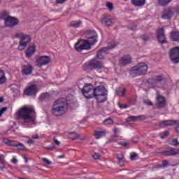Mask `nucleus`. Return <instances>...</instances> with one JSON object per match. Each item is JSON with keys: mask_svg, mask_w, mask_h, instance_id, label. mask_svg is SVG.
Wrapping results in <instances>:
<instances>
[{"mask_svg": "<svg viewBox=\"0 0 179 179\" xmlns=\"http://www.w3.org/2000/svg\"><path fill=\"white\" fill-rule=\"evenodd\" d=\"M68 100L61 98L54 102L52 113L55 117H62L68 111Z\"/></svg>", "mask_w": 179, "mask_h": 179, "instance_id": "1", "label": "nucleus"}, {"mask_svg": "<svg viewBox=\"0 0 179 179\" xmlns=\"http://www.w3.org/2000/svg\"><path fill=\"white\" fill-rule=\"evenodd\" d=\"M33 113H34V108L23 106L18 110L17 113V119L24 120V121H27L28 120L29 125H33L36 124L34 117L30 115V114H33Z\"/></svg>", "mask_w": 179, "mask_h": 179, "instance_id": "2", "label": "nucleus"}, {"mask_svg": "<svg viewBox=\"0 0 179 179\" xmlns=\"http://www.w3.org/2000/svg\"><path fill=\"white\" fill-rule=\"evenodd\" d=\"M15 37L17 38H20L18 50H20V51L24 50L27 44L29 43L30 41H31V37L30 36V35L23 34V33H17L15 34Z\"/></svg>", "mask_w": 179, "mask_h": 179, "instance_id": "3", "label": "nucleus"}, {"mask_svg": "<svg viewBox=\"0 0 179 179\" xmlns=\"http://www.w3.org/2000/svg\"><path fill=\"white\" fill-rule=\"evenodd\" d=\"M84 69H89L90 71H93V69H103L104 68V64L100 61H97L92 59L84 64Z\"/></svg>", "mask_w": 179, "mask_h": 179, "instance_id": "4", "label": "nucleus"}, {"mask_svg": "<svg viewBox=\"0 0 179 179\" xmlns=\"http://www.w3.org/2000/svg\"><path fill=\"white\" fill-rule=\"evenodd\" d=\"M36 65L38 68H43L51 62V57L47 55L39 56L36 59Z\"/></svg>", "mask_w": 179, "mask_h": 179, "instance_id": "5", "label": "nucleus"}, {"mask_svg": "<svg viewBox=\"0 0 179 179\" xmlns=\"http://www.w3.org/2000/svg\"><path fill=\"white\" fill-rule=\"evenodd\" d=\"M74 48L76 51L80 52L84 50H91L92 45L87 40H80L75 44Z\"/></svg>", "mask_w": 179, "mask_h": 179, "instance_id": "6", "label": "nucleus"}, {"mask_svg": "<svg viewBox=\"0 0 179 179\" xmlns=\"http://www.w3.org/2000/svg\"><path fill=\"white\" fill-rule=\"evenodd\" d=\"M115 47H117V43L113 42L111 45H108V47L101 48L96 53L97 58L103 59V58L107 55L108 50H113V48H115Z\"/></svg>", "mask_w": 179, "mask_h": 179, "instance_id": "7", "label": "nucleus"}, {"mask_svg": "<svg viewBox=\"0 0 179 179\" xmlns=\"http://www.w3.org/2000/svg\"><path fill=\"white\" fill-rule=\"evenodd\" d=\"M169 57L171 62L179 64V46L173 47L170 50Z\"/></svg>", "mask_w": 179, "mask_h": 179, "instance_id": "8", "label": "nucleus"}, {"mask_svg": "<svg viewBox=\"0 0 179 179\" xmlns=\"http://www.w3.org/2000/svg\"><path fill=\"white\" fill-rule=\"evenodd\" d=\"M87 38V40L86 41L89 42L90 45H94L98 41L99 34H97V32L94 30L88 31Z\"/></svg>", "mask_w": 179, "mask_h": 179, "instance_id": "9", "label": "nucleus"}, {"mask_svg": "<svg viewBox=\"0 0 179 179\" xmlns=\"http://www.w3.org/2000/svg\"><path fill=\"white\" fill-rule=\"evenodd\" d=\"M94 90V87H93V85L90 84H86L82 90V93L85 97H86V99H93Z\"/></svg>", "mask_w": 179, "mask_h": 179, "instance_id": "10", "label": "nucleus"}, {"mask_svg": "<svg viewBox=\"0 0 179 179\" xmlns=\"http://www.w3.org/2000/svg\"><path fill=\"white\" fill-rule=\"evenodd\" d=\"M176 12V8L173 7H168L167 8L164 9L162 13V18L164 19V20H169L173 17Z\"/></svg>", "mask_w": 179, "mask_h": 179, "instance_id": "11", "label": "nucleus"}, {"mask_svg": "<svg viewBox=\"0 0 179 179\" xmlns=\"http://www.w3.org/2000/svg\"><path fill=\"white\" fill-rule=\"evenodd\" d=\"M157 38L160 44L167 43V39L164 34V28H159L157 31Z\"/></svg>", "mask_w": 179, "mask_h": 179, "instance_id": "12", "label": "nucleus"}, {"mask_svg": "<svg viewBox=\"0 0 179 179\" xmlns=\"http://www.w3.org/2000/svg\"><path fill=\"white\" fill-rule=\"evenodd\" d=\"M101 24H103V26L110 27V26L114 25V20L107 15H103L101 17Z\"/></svg>", "mask_w": 179, "mask_h": 179, "instance_id": "13", "label": "nucleus"}, {"mask_svg": "<svg viewBox=\"0 0 179 179\" xmlns=\"http://www.w3.org/2000/svg\"><path fill=\"white\" fill-rule=\"evenodd\" d=\"M104 94H107V90L106 89V87L99 85L94 88L93 97H97Z\"/></svg>", "mask_w": 179, "mask_h": 179, "instance_id": "14", "label": "nucleus"}, {"mask_svg": "<svg viewBox=\"0 0 179 179\" xmlns=\"http://www.w3.org/2000/svg\"><path fill=\"white\" fill-rule=\"evenodd\" d=\"M37 85L34 84L29 85L24 90V94H25V96H35V94H37Z\"/></svg>", "mask_w": 179, "mask_h": 179, "instance_id": "15", "label": "nucleus"}, {"mask_svg": "<svg viewBox=\"0 0 179 179\" xmlns=\"http://www.w3.org/2000/svg\"><path fill=\"white\" fill-rule=\"evenodd\" d=\"M18 23L19 20L16 17L9 16L6 19L5 26L7 27H13V26H16Z\"/></svg>", "mask_w": 179, "mask_h": 179, "instance_id": "16", "label": "nucleus"}, {"mask_svg": "<svg viewBox=\"0 0 179 179\" xmlns=\"http://www.w3.org/2000/svg\"><path fill=\"white\" fill-rule=\"evenodd\" d=\"M132 62V57L129 55H126L122 57L119 60V64L121 66H125Z\"/></svg>", "mask_w": 179, "mask_h": 179, "instance_id": "17", "label": "nucleus"}, {"mask_svg": "<svg viewBox=\"0 0 179 179\" xmlns=\"http://www.w3.org/2000/svg\"><path fill=\"white\" fill-rule=\"evenodd\" d=\"M160 153L164 156H176V155H179V149L169 148Z\"/></svg>", "mask_w": 179, "mask_h": 179, "instance_id": "18", "label": "nucleus"}, {"mask_svg": "<svg viewBox=\"0 0 179 179\" xmlns=\"http://www.w3.org/2000/svg\"><path fill=\"white\" fill-rule=\"evenodd\" d=\"M156 106L157 108H163L166 106V99L160 95L157 96Z\"/></svg>", "mask_w": 179, "mask_h": 179, "instance_id": "19", "label": "nucleus"}, {"mask_svg": "<svg viewBox=\"0 0 179 179\" xmlns=\"http://www.w3.org/2000/svg\"><path fill=\"white\" fill-rule=\"evenodd\" d=\"M137 69L138 70V72H140V75H145L146 72H148V65L145 63H139L136 66Z\"/></svg>", "mask_w": 179, "mask_h": 179, "instance_id": "20", "label": "nucleus"}, {"mask_svg": "<svg viewBox=\"0 0 179 179\" xmlns=\"http://www.w3.org/2000/svg\"><path fill=\"white\" fill-rule=\"evenodd\" d=\"M142 120H145V116L140 115V116H129L126 121L127 122H136L138 121H142Z\"/></svg>", "mask_w": 179, "mask_h": 179, "instance_id": "21", "label": "nucleus"}, {"mask_svg": "<svg viewBox=\"0 0 179 179\" xmlns=\"http://www.w3.org/2000/svg\"><path fill=\"white\" fill-rule=\"evenodd\" d=\"M178 122V120H164L159 123L160 127H173V125H176Z\"/></svg>", "mask_w": 179, "mask_h": 179, "instance_id": "22", "label": "nucleus"}, {"mask_svg": "<svg viewBox=\"0 0 179 179\" xmlns=\"http://www.w3.org/2000/svg\"><path fill=\"white\" fill-rule=\"evenodd\" d=\"M36 52V45H32L28 48V49L25 51L26 57L27 58H30L31 55H34Z\"/></svg>", "mask_w": 179, "mask_h": 179, "instance_id": "23", "label": "nucleus"}, {"mask_svg": "<svg viewBox=\"0 0 179 179\" xmlns=\"http://www.w3.org/2000/svg\"><path fill=\"white\" fill-rule=\"evenodd\" d=\"M107 131L104 130H95L94 132V136L95 139H100L103 138V136H106Z\"/></svg>", "mask_w": 179, "mask_h": 179, "instance_id": "24", "label": "nucleus"}, {"mask_svg": "<svg viewBox=\"0 0 179 179\" xmlns=\"http://www.w3.org/2000/svg\"><path fill=\"white\" fill-rule=\"evenodd\" d=\"M129 75L131 76V78L141 76V73L139 72V70H138L136 66L131 68V69L129 71Z\"/></svg>", "mask_w": 179, "mask_h": 179, "instance_id": "25", "label": "nucleus"}, {"mask_svg": "<svg viewBox=\"0 0 179 179\" xmlns=\"http://www.w3.org/2000/svg\"><path fill=\"white\" fill-rule=\"evenodd\" d=\"M33 72V66L30 65L24 66L22 69L23 75H31Z\"/></svg>", "mask_w": 179, "mask_h": 179, "instance_id": "26", "label": "nucleus"}, {"mask_svg": "<svg viewBox=\"0 0 179 179\" xmlns=\"http://www.w3.org/2000/svg\"><path fill=\"white\" fill-rule=\"evenodd\" d=\"M131 4L134 5V6H145L146 3V0H131Z\"/></svg>", "mask_w": 179, "mask_h": 179, "instance_id": "27", "label": "nucleus"}, {"mask_svg": "<svg viewBox=\"0 0 179 179\" xmlns=\"http://www.w3.org/2000/svg\"><path fill=\"white\" fill-rule=\"evenodd\" d=\"M163 80H164V77H163V76H158L155 78H150L148 82L149 83H152V82L154 83H160V82H163Z\"/></svg>", "mask_w": 179, "mask_h": 179, "instance_id": "28", "label": "nucleus"}, {"mask_svg": "<svg viewBox=\"0 0 179 179\" xmlns=\"http://www.w3.org/2000/svg\"><path fill=\"white\" fill-rule=\"evenodd\" d=\"M69 136L70 139H73V140L80 139V141H85V136L80 137V136L76 134V132L70 133Z\"/></svg>", "mask_w": 179, "mask_h": 179, "instance_id": "29", "label": "nucleus"}, {"mask_svg": "<svg viewBox=\"0 0 179 179\" xmlns=\"http://www.w3.org/2000/svg\"><path fill=\"white\" fill-rule=\"evenodd\" d=\"M4 143L6 145H8V146H13V148H17L19 142L17 141H13L12 140H9L8 138L4 139Z\"/></svg>", "mask_w": 179, "mask_h": 179, "instance_id": "30", "label": "nucleus"}, {"mask_svg": "<svg viewBox=\"0 0 179 179\" xmlns=\"http://www.w3.org/2000/svg\"><path fill=\"white\" fill-rule=\"evenodd\" d=\"M171 38L173 41H176V43H179V31L171 32Z\"/></svg>", "mask_w": 179, "mask_h": 179, "instance_id": "31", "label": "nucleus"}, {"mask_svg": "<svg viewBox=\"0 0 179 179\" xmlns=\"http://www.w3.org/2000/svg\"><path fill=\"white\" fill-rule=\"evenodd\" d=\"M98 103H104V101H107V94L99 95L98 96H95Z\"/></svg>", "mask_w": 179, "mask_h": 179, "instance_id": "32", "label": "nucleus"}, {"mask_svg": "<svg viewBox=\"0 0 179 179\" xmlns=\"http://www.w3.org/2000/svg\"><path fill=\"white\" fill-rule=\"evenodd\" d=\"M81 24H82V21H80V20L73 21V22H70L69 27L78 28V27H80Z\"/></svg>", "mask_w": 179, "mask_h": 179, "instance_id": "33", "label": "nucleus"}, {"mask_svg": "<svg viewBox=\"0 0 179 179\" xmlns=\"http://www.w3.org/2000/svg\"><path fill=\"white\" fill-rule=\"evenodd\" d=\"M39 99L41 101H48L50 100V94L48 92L43 93L40 96Z\"/></svg>", "mask_w": 179, "mask_h": 179, "instance_id": "34", "label": "nucleus"}, {"mask_svg": "<svg viewBox=\"0 0 179 179\" xmlns=\"http://www.w3.org/2000/svg\"><path fill=\"white\" fill-rule=\"evenodd\" d=\"M6 82V77L5 76V72L0 70V85H3Z\"/></svg>", "mask_w": 179, "mask_h": 179, "instance_id": "35", "label": "nucleus"}, {"mask_svg": "<svg viewBox=\"0 0 179 179\" xmlns=\"http://www.w3.org/2000/svg\"><path fill=\"white\" fill-rule=\"evenodd\" d=\"M173 0H158V3L160 6H167Z\"/></svg>", "mask_w": 179, "mask_h": 179, "instance_id": "36", "label": "nucleus"}, {"mask_svg": "<svg viewBox=\"0 0 179 179\" xmlns=\"http://www.w3.org/2000/svg\"><path fill=\"white\" fill-rule=\"evenodd\" d=\"M0 163L3 164L2 166H0V170H3V169H5V157L3 155H0Z\"/></svg>", "mask_w": 179, "mask_h": 179, "instance_id": "37", "label": "nucleus"}, {"mask_svg": "<svg viewBox=\"0 0 179 179\" xmlns=\"http://www.w3.org/2000/svg\"><path fill=\"white\" fill-rule=\"evenodd\" d=\"M0 163L3 164L2 166H0V170H3V169H5V157L3 155H0Z\"/></svg>", "mask_w": 179, "mask_h": 179, "instance_id": "38", "label": "nucleus"}, {"mask_svg": "<svg viewBox=\"0 0 179 179\" xmlns=\"http://www.w3.org/2000/svg\"><path fill=\"white\" fill-rule=\"evenodd\" d=\"M0 163L3 164L2 166H0V170H3V169H5V157L3 155H0Z\"/></svg>", "mask_w": 179, "mask_h": 179, "instance_id": "39", "label": "nucleus"}, {"mask_svg": "<svg viewBox=\"0 0 179 179\" xmlns=\"http://www.w3.org/2000/svg\"><path fill=\"white\" fill-rule=\"evenodd\" d=\"M169 135H170V133L169 132V131H164L159 134V136L161 139H164V138H167Z\"/></svg>", "mask_w": 179, "mask_h": 179, "instance_id": "40", "label": "nucleus"}, {"mask_svg": "<svg viewBox=\"0 0 179 179\" xmlns=\"http://www.w3.org/2000/svg\"><path fill=\"white\" fill-rule=\"evenodd\" d=\"M103 124L104 125H113V124H114V121L113 119L108 117L103 121Z\"/></svg>", "mask_w": 179, "mask_h": 179, "instance_id": "41", "label": "nucleus"}, {"mask_svg": "<svg viewBox=\"0 0 179 179\" xmlns=\"http://www.w3.org/2000/svg\"><path fill=\"white\" fill-rule=\"evenodd\" d=\"M8 17H9V16H8V14H6V12H3L0 15V19L4 20V22H6V19H8Z\"/></svg>", "mask_w": 179, "mask_h": 179, "instance_id": "42", "label": "nucleus"}, {"mask_svg": "<svg viewBox=\"0 0 179 179\" xmlns=\"http://www.w3.org/2000/svg\"><path fill=\"white\" fill-rule=\"evenodd\" d=\"M171 145L173 146H178L179 145L178 140L177 138H173L172 140Z\"/></svg>", "mask_w": 179, "mask_h": 179, "instance_id": "43", "label": "nucleus"}, {"mask_svg": "<svg viewBox=\"0 0 179 179\" xmlns=\"http://www.w3.org/2000/svg\"><path fill=\"white\" fill-rule=\"evenodd\" d=\"M106 6L109 10H113L114 9V6H113V3L108 2L106 3Z\"/></svg>", "mask_w": 179, "mask_h": 179, "instance_id": "44", "label": "nucleus"}, {"mask_svg": "<svg viewBox=\"0 0 179 179\" xmlns=\"http://www.w3.org/2000/svg\"><path fill=\"white\" fill-rule=\"evenodd\" d=\"M42 162H43V163H45V164H48V166H50V164H52L51 161H50L47 158H43L42 159Z\"/></svg>", "mask_w": 179, "mask_h": 179, "instance_id": "45", "label": "nucleus"}, {"mask_svg": "<svg viewBox=\"0 0 179 179\" xmlns=\"http://www.w3.org/2000/svg\"><path fill=\"white\" fill-rule=\"evenodd\" d=\"M17 148H18L20 150H24V145H23V143H18Z\"/></svg>", "mask_w": 179, "mask_h": 179, "instance_id": "46", "label": "nucleus"}, {"mask_svg": "<svg viewBox=\"0 0 179 179\" xmlns=\"http://www.w3.org/2000/svg\"><path fill=\"white\" fill-rule=\"evenodd\" d=\"M168 164H169V162H167V160H163L162 165H159V167H167Z\"/></svg>", "mask_w": 179, "mask_h": 179, "instance_id": "47", "label": "nucleus"}, {"mask_svg": "<svg viewBox=\"0 0 179 179\" xmlns=\"http://www.w3.org/2000/svg\"><path fill=\"white\" fill-rule=\"evenodd\" d=\"M93 159H94V160H99V159H100V155L99 153H94L92 155Z\"/></svg>", "mask_w": 179, "mask_h": 179, "instance_id": "48", "label": "nucleus"}, {"mask_svg": "<svg viewBox=\"0 0 179 179\" xmlns=\"http://www.w3.org/2000/svg\"><path fill=\"white\" fill-rule=\"evenodd\" d=\"M117 159L118 160H123L124 159V155L122 153H119L117 155Z\"/></svg>", "mask_w": 179, "mask_h": 179, "instance_id": "49", "label": "nucleus"}, {"mask_svg": "<svg viewBox=\"0 0 179 179\" xmlns=\"http://www.w3.org/2000/svg\"><path fill=\"white\" fill-rule=\"evenodd\" d=\"M144 104H146V106H153V103L150 101V100H145L144 101Z\"/></svg>", "mask_w": 179, "mask_h": 179, "instance_id": "50", "label": "nucleus"}, {"mask_svg": "<svg viewBox=\"0 0 179 179\" xmlns=\"http://www.w3.org/2000/svg\"><path fill=\"white\" fill-rule=\"evenodd\" d=\"M6 110H8V108H7V107L2 108L0 110V117L2 116V115L3 114V113H5V111H6Z\"/></svg>", "mask_w": 179, "mask_h": 179, "instance_id": "51", "label": "nucleus"}, {"mask_svg": "<svg viewBox=\"0 0 179 179\" xmlns=\"http://www.w3.org/2000/svg\"><path fill=\"white\" fill-rule=\"evenodd\" d=\"M118 106L120 107V108H121V110H123V108H128L129 106L125 104V105H122L121 103H118Z\"/></svg>", "mask_w": 179, "mask_h": 179, "instance_id": "52", "label": "nucleus"}, {"mask_svg": "<svg viewBox=\"0 0 179 179\" xmlns=\"http://www.w3.org/2000/svg\"><path fill=\"white\" fill-rule=\"evenodd\" d=\"M115 138H117V135H114V136H111L109 138V141H110V142H115V141H116Z\"/></svg>", "mask_w": 179, "mask_h": 179, "instance_id": "53", "label": "nucleus"}, {"mask_svg": "<svg viewBox=\"0 0 179 179\" xmlns=\"http://www.w3.org/2000/svg\"><path fill=\"white\" fill-rule=\"evenodd\" d=\"M136 156H138V155H136L135 153L131 154V155H130L131 160H135V157H136Z\"/></svg>", "mask_w": 179, "mask_h": 179, "instance_id": "54", "label": "nucleus"}, {"mask_svg": "<svg viewBox=\"0 0 179 179\" xmlns=\"http://www.w3.org/2000/svg\"><path fill=\"white\" fill-rule=\"evenodd\" d=\"M113 132H114L115 135H117V134H119V132H120V129L115 127L113 129Z\"/></svg>", "mask_w": 179, "mask_h": 179, "instance_id": "55", "label": "nucleus"}, {"mask_svg": "<svg viewBox=\"0 0 179 179\" xmlns=\"http://www.w3.org/2000/svg\"><path fill=\"white\" fill-rule=\"evenodd\" d=\"M142 40L143 41H149V36H142Z\"/></svg>", "mask_w": 179, "mask_h": 179, "instance_id": "56", "label": "nucleus"}, {"mask_svg": "<svg viewBox=\"0 0 179 179\" xmlns=\"http://www.w3.org/2000/svg\"><path fill=\"white\" fill-rule=\"evenodd\" d=\"M119 165L122 167L124 166V159H120L118 160Z\"/></svg>", "mask_w": 179, "mask_h": 179, "instance_id": "57", "label": "nucleus"}, {"mask_svg": "<svg viewBox=\"0 0 179 179\" xmlns=\"http://www.w3.org/2000/svg\"><path fill=\"white\" fill-rule=\"evenodd\" d=\"M32 138L40 139V136H38V134H34V135H32Z\"/></svg>", "mask_w": 179, "mask_h": 179, "instance_id": "58", "label": "nucleus"}, {"mask_svg": "<svg viewBox=\"0 0 179 179\" xmlns=\"http://www.w3.org/2000/svg\"><path fill=\"white\" fill-rule=\"evenodd\" d=\"M120 145H122V146H124V148H126V146H128V143H127V142H120Z\"/></svg>", "mask_w": 179, "mask_h": 179, "instance_id": "59", "label": "nucleus"}, {"mask_svg": "<svg viewBox=\"0 0 179 179\" xmlns=\"http://www.w3.org/2000/svg\"><path fill=\"white\" fill-rule=\"evenodd\" d=\"M66 0H56V3H64Z\"/></svg>", "mask_w": 179, "mask_h": 179, "instance_id": "60", "label": "nucleus"}, {"mask_svg": "<svg viewBox=\"0 0 179 179\" xmlns=\"http://www.w3.org/2000/svg\"><path fill=\"white\" fill-rule=\"evenodd\" d=\"M54 142L55 143V145H57V146H59V145H61V142H59L58 140L57 139H54Z\"/></svg>", "mask_w": 179, "mask_h": 179, "instance_id": "61", "label": "nucleus"}, {"mask_svg": "<svg viewBox=\"0 0 179 179\" xmlns=\"http://www.w3.org/2000/svg\"><path fill=\"white\" fill-rule=\"evenodd\" d=\"M125 93H127V88H124L122 91V96L124 97L125 96Z\"/></svg>", "mask_w": 179, "mask_h": 179, "instance_id": "62", "label": "nucleus"}, {"mask_svg": "<svg viewBox=\"0 0 179 179\" xmlns=\"http://www.w3.org/2000/svg\"><path fill=\"white\" fill-rule=\"evenodd\" d=\"M11 163H13L14 164H16V163H17V159L16 158H13L11 159Z\"/></svg>", "mask_w": 179, "mask_h": 179, "instance_id": "63", "label": "nucleus"}, {"mask_svg": "<svg viewBox=\"0 0 179 179\" xmlns=\"http://www.w3.org/2000/svg\"><path fill=\"white\" fill-rule=\"evenodd\" d=\"M27 143H29V144L34 143V141L33 139H29L27 141Z\"/></svg>", "mask_w": 179, "mask_h": 179, "instance_id": "64", "label": "nucleus"}]
</instances>
